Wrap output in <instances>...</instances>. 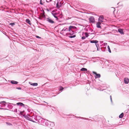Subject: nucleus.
<instances>
[{
  "mask_svg": "<svg viewBox=\"0 0 129 129\" xmlns=\"http://www.w3.org/2000/svg\"><path fill=\"white\" fill-rule=\"evenodd\" d=\"M24 116L27 119L34 122L38 120L37 117L34 116L33 113H32L31 115L29 114L27 115H24Z\"/></svg>",
  "mask_w": 129,
  "mask_h": 129,
  "instance_id": "obj_1",
  "label": "nucleus"
},
{
  "mask_svg": "<svg viewBox=\"0 0 129 129\" xmlns=\"http://www.w3.org/2000/svg\"><path fill=\"white\" fill-rule=\"evenodd\" d=\"M76 29V27L75 26H70L69 27L68 31L69 32L72 31L73 33L74 32V30L75 29Z\"/></svg>",
  "mask_w": 129,
  "mask_h": 129,
  "instance_id": "obj_2",
  "label": "nucleus"
},
{
  "mask_svg": "<svg viewBox=\"0 0 129 129\" xmlns=\"http://www.w3.org/2000/svg\"><path fill=\"white\" fill-rule=\"evenodd\" d=\"M98 21L101 22H105L106 21V19L104 18V16L101 15L99 17Z\"/></svg>",
  "mask_w": 129,
  "mask_h": 129,
  "instance_id": "obj_3",
  "label": "nucleus"
},
{
  "mask_svg": "<svg viewBox=\"0 0 129 129\" xmlns=\"http://www.w3.org/2000/svg\"><path fill=\"white\" fill-rule=\"evenodd\" d=\"M92 73L95 75L94 76L95 78H99L101 77V75L100 74H97L96 72L94 71H93Z\"/></svg>",
  "mask_w": 129,
  "mask_h": 129,
  "instance_id": "obj_4",
  "label": "nucleus"
},
{
  "mask_svg": "<svg viewBox=\"0 0 129 129\" xmlns=\"http://www.w3.org/2000/svg\"><path fill=\"white\" fill-rule=\"evenodd\" d=\"M89 20L90 22L91 23H93L95 22L94 18L92 16H90L89 18Z\"/></svg>",
  "mask_w": 129,
  "mask_h": 129,
  "instance_id": "obj_5",
  "label": "nucleus"
},
{
  "mask_svg": "<svg viewBox=\"0 0 129 129\" xmlns=\"http://www.w3.org/2000/svg\"><path fill=\"white\" fill-rule=\"evenodd\" d=\"M14 106H16V105H17L18 106H20V107H24L25 105L23 104V103L21 102H18L16 104H16H14L13 105Z\"/></svg>",
  "mask_w": 129,
  "mask_h": 129,
  "instance_id": "obj_6",
  "label": "nucleus"
},
{
  "mask_svg": "<svg viewBox=\"0 0 129 129\" xmlns=\"http://www.w3.org/2000/svg\"><path fill=\"white\" fill-rule=\"evenodd\" d=\"M6 103L4 101H1L0 102V104H1L0 105L1 107H4L6 105L5 103Z\"/></svg>",
  "mask_w": 129,
  "mask_h": 129,
  "instance_id": "obj_7",
  "label": "nucleus"
},
{
  "mask_svg": "<svg viewBox=\"0 0 129 129\" xmlns=\"http://www.w3.org/2000/svg\"><path fill=\"white\" fill-rule=\"evenodd\" d=\"M47 21L49 23L51 24H53L54 23V21L49 18H47Z\"/></svg>",
  "mask_w": 129,
  "mask_h": 129,
  "instance_id": "obj_8",
  "label": "nucleus"
},
{
  "mask_svg": "<svg viewBox=\"0 0 129 129\" xmlns=\"http://www.w3.org/2000/svg\"><path fill=\"white\" fill-rule=\"evenodd\" d=\"M124 81L125 83L127 84L129 81V80L128 78H124Z\"/></svg>",
  "mask_w": 129,
  "mask_h": 129,
  "instance_id": "obj_9",
  "label": "nucleus"
},
{
  "mask_svg": "<svg viewBox=\"0 0 129 129\" xmlns=\"http://www.w3.org/2000/svg\"><path fill=\"white\" fill-rule=\"evenodd\" d=\"M68 31V28L66 27H65L62 30L61 32H62L63 33V32L64 31Z\"/></svg>",
  "mask_w": 129,
  "mask_h": 129,
  "instance_id": "obj_10",
  "label": "nucleus"
},
{
  "mask_svg": "<svg viewBox=\"0 0 129 129\" xmlns=\"http://www.w3.org/2000/svg\"><path fill=\"white\" fill-rule=\"evenodd\" d=\"M118 31L121 34H124V33L123 32V30L122 29L119 28L118 29Z\"/></svg>",
  "mask_w": 129,
  "mask_h": 129,
  "instance_id": "obj_11",
  "label": "nucleus"
},
{
  "mask_svg": "<svg viewBox=\"0 0 129 129\" xmlns=\"http://www.w3.org/2000/svg\"><path fill=\"white\" fill-rule=\"evenodd\" d=\"M49 124L50 126L51 127H53L55 125V124L54 122L49 121Z\"/></svg>",
  "mask_w": 129,
  "mask_h": 129,
  "instance_id": "obj_12",
  "label": "nucleus"
},
{
  "mask_svg": "<svg viewBox=\"0 0 129 129\" xmlns=\"http://www.w3.org/2000/svg\"><path fill=\"white\" fill-rule=\"evenodd\" d=\"M101 24V23L100 22L98 21L96 24V26L98 28H101V27L100 26V25Z\"/></svg>",
  "mask_w": 129,
  "mask_h": 129,
  "instance_id": "obj_13",
  "label": "nucleus"
},
{
  "mask_svg": "<svg viewBox=\"0 0 129 129\" xmlns=\"http://www.w3.org/2000/svg\"><path fill=\"white\" fill-rule=\"evenodd\" d=\"M61 4L60 2L59 3V2H57L56 4V7L58 8H59L61 6Z\"/></svg>",
  "mask_w": 129,
  "mask_h": 129,
  "instance_id": "obj_14",
  "label": "nucleus"
},
{
  "mask_svg": "<svg viewBox=\"0 0 129 129\" xmlns=\"http://www.w3.org/2000/svg\"><path fill=\"white\" fill-rule=\"evenodd\" d=\"M11 83L13 84H17L18 82L14 80H12L11 81Z\"/></svg>",
  "mask_w": 129,
  "mask_h": 129,
  "instance_id": "obj_15",
  "label": "nucleus"
},
{
  "mask_svg": "<svg viewBox=\"0 0 129 129\" xmlns=\"http://www.w3.org/2000/svg\"><path fill=\"white\" fill-rule=\"evenodd\" d=\"M29 83L31 85L35 86H37L38 84V83H32L30 82H29Z\"/></svg>",
  "mask_w": 129,
  "mask_h": 129,
  "instance_id": "obj_16",
  "label": "nucleus"
},
{
  "mask_svg": "<svg viewBox=\"0 0 129 129\" xmlns=\"http://www.w3.org/2000/svg\"><path fill=\"white\" fill-rule=\"evenodd\" d=\"M49 121L47 120H45L44 122H45V124L47 126H48L49 124Z\"/></svg>",
  "mask_w": 129,
  "mask_h": 129,
  "instance_id": "obj_17",
  "label": "nucleus"
},
{
  "mask_svg": "<svg viewBox=\"0 0 129 129\" xmlns=\"http://www.w3.org/2000/svg\"><path fill=\"white\" fill-rule=\"evenodd\" d=\"M52 15H53V16L55 18H56V20H57L58 19V18H57V16H56V15H57V14L55 13H52Z\"/></svg>",
  "mask_w": 129,
  "mask_h": 129,
  "instance_id": "obj_18",
  "label": "nucleus"
},
{
  "mask_svg": "<svg viewBox=\"0 0 129 129\" xmlns=\"http://www.w3.org/2000/svg\"><path fill=\"white\" fill-rule=\"evenodd\" d=\"M98 41L96 40H93L90 41V42L91 43H94L95 44L96 43H98Z\"/></svg>",
  "mask_w": 129,
  "mask_h": 129,
  "instance_id": "obj_19",
  "label": "nucleus"
},
{
  "mask_svg": "<svg viewBox=\"0 0 129 129\" xmlns=\"http://www.w3.org/2000/svg\"><path fill=\"white\" fill-rule=\"evenodd\" d=\"M26 22L27 23L29 24V25H31V23L30 22V20L29 19H27L26 20Z\"/></svg>",
  "mask_w": 129,
  "mask_h": 129,
  "instance_id": "obj_20",
  "label": "nucleus"
},
{
  "mask_svg": "<svg viewBox=\"0 0 129 129\" xmlns=\"http://www.w3.org/2000/svg\"><path fill=\"white\" fill-rule=\"evenodd\" d=\"M70 36H69V37L71 38H74L76 37V36L75 35H71L70 33H69V34Z\"/></svg>",
  "mask_w": 129,
  "mask_h": 129,
  "instance_id": "obj_21",
  "label": "nucleus"
},
{
  "mask_svg": "<svg viewBox=\"0 0 129 129\" xmlns=\"http://www.w3.org/2000/svg\"><path fill=\"white\" fill-rule=\"evenodd\" d=\"M45 1V0H40V4L41 5H43Z\"/></svg>",
  "mask_w": 129,
  "mask_h": 129,
  "instance_id": "obj_22",
  "label": "nucleus"
},
{
  "mask_svg": "<svg viewBox=\"0 0 129 129\" xmlns=\"http://www.w3.org/2000/svg\"><path fill=\"white\" fill-rule=\"evenodd\" d=\"M80 70L81 71H87V70L86 69L84 68H82Z\"/></svg>",
  "mask_w": 129,
  "mask_h": 129,
  "instance_id": "obj_23",
  "label": "nucleus"
},
{
  "mask_svg": "<svg viewBox=\"0 0 129 129\" xmlns=\"http://www.w3.org/2000/svg\"><path fill=\"white\" fill-rule=\"evenodd\" d=\"M123 116V113H122L119 116V118H122Z\"/></svg>",
  "mask_w": 129,
  "mask_h": 129,
  "instance_id": "obj_24",
  "label": "nucleus"
},
{
  "mask_svg": "<svg viewBox=\"0 0 129 129\" xmlns=\"http://www.w3.org/2000/svg\"><path fill=\"white\" fill-rule=\"evenodd\" d=\"M75 117H76L77 118H81V119H86V120H88V119H89L88 118H83V117H77L76 116H75Z\"/></svg>",
  "mask_w": 129,
  "mask_h": 129,
  "instance_id": "obj_25",
  "label": "nucleus"
},
{
  "mask_svg": "<svg viewBox=\"0 0 129 129\" xmlns=\"http://www.w3.org/2000/svg\"><path fill=\"white\" fill-rule=\"evenodd\" d=\"M63 87L62 86H60V87L59 88V91H62V90H63Z\"/></svg>",
  "mask_w": 129,
  "mask_h": 129,
  "instance_id": "obj_26",
  "label": "nucleus"
},
{
  "mask_svg": "<svg viewBox=\"0 0 129 129\" xmlns=\"http://www.w3.org/2000/svg\"><path fill=\"white\" fill-rule=\"evenodd\" d=\"M108 50L110 53H111V51L109 46H108Z\"/></svg>",
  "mask_w": 129,
  "mask_h": 129,
  "instance_id": "obj_27",
  "label": "nucleus"
},
{
  "mask_svg": "<svg viewBox=\"0 0 129 129\" xmlns=\"http://www.w3.org/2000/svg\"><path fill=\"white\" fill-rule=\"evenodd\" d=\"M97 43H95V45L96 46V48H98V47L99 48V45Z\"/></svg>",
  "mask_w": 129,
  "mask_h": 129,
  "instance_id": "obj_28",
  "label": "nucleus"
},
{
  "mask_svg": "<svg viewBox=\"0 0 129 129\" xmlns=\"http://www.w3.org/2000/svg\"><path fill=\"white\" fill-rule=\"evenodd\" d=\"M85 34L86 37H88V35L87 33H85Z\"/></svg>",
  "mask_w": 129,
  "mask_h": 129,
  "instance_id": "obj_29",
  "label": "nucleus"
},
{
  "mask_svg": "<svg viewBox=\"0 0 129 129\" xmlns=\"http://www.w3.org/2000/svg\"><path fill=\"white\" fill-rule=\"evenodd\" d=\"M10 24L12 26H13L15 24L14 23H10Z\"/></svg>",
  "mask_w": 129,
  "mask_h": 129,
  "instance_id": "obj_30",
  "label": "nucleus"
},
{
  "mask_svg": "<svg viewBox=\"0 0 129 129\" xmlns=\"http://www.w3.org/2000/svg\"><path fill=\"white\" fill-rule=\"evenodd\" d=\"M85 36H83L82 37V39L84 40L85 39Z\"/></svg>",
  "mask_w": 129,
  "mask_h": 129,
  "instance_id": "obj_31",
  "label": "nucleus"
},
{
  "mask_svg": "<svg viewBox=\"0 0 129 129\" xmlns=\"http://www.w3.org/2000/svg\"><path fill=\"white\" fill-rule=\"evenodd\" d=\"M6 123L8 125H12L11 124H10V123L8 122H6Z\"/></svg>",
  "mask_w": 129,
  "mask_h": 129,
  "instance_id": "obj_32",
  "label": "nucleus"
},
{
  "mask_svg": "<svg viewBox=\"0 0 129 129\" xmlns=\"http://www.w3.org/2000/svg\"><path fill=\"white\" fill-rule=\"evenodd\" d=\"M118 124H114L113 125V126H114V127H115V126H118Z\"/></svg>",
  "mask_w": 129,
  "mask_h": 129,
  "instance_id": "obj_33",
  "label": "nucleus"
},
{
  "mask_svg": "<svg viewBox=\"0 0 129 129\" xmlns=\"http://www.w3.org/2000/svg\"><path fill=\"white\" fill-rule=\"evenodd\" d=\"M110 99L111 100V102L112 103V96L111 95L110 96Z\"/></svg>",
  "mask_w": 129,
  "mask_h": 129,
  "instance_id": "obj_34",
  "label": "nucleus"
},
{
  "mask_svg": "<svg viewBox=\"0 0 129 129\" xmlns=\"http://www.w3.org/2000/svg\"><path fill=\"white\" fill-rule=\"evenodd\" d=\"M51 0H46V1L47 2H49L51 1Z\"/></svg>",
  "mask_w": 129,
  "mask_h": 129,
  "instance_id": "obj_35",
  "label": "nucleus"
},
{
  "mask_svg": "<svg viewBox=\"0 0 129 129\" xmlns=\"http://www.w3.org/2000/svg\"><path fill=\"white\" fill-rule=\"evenodd\" d=\"M16 89H18L21 90V88L20 87H17Z\"/></svg>",
  "mask_w": 129,
  "mask_h": 129,
  "instance_id": "obj_36",
  "label": "nucleus"
},
{
  "mask_svg": "<svg viewBox=\"0 0 129 129\" xmlns=\"http://www.w3.org/2000/svg\"><path fill=\"white\" fill-rule=\"evenodd\" d=\"M0 109H1V110H5L6 109L5 108H0Z\"/></svg>",
  "mask_w": 129,
  "mask_h": 129,
  "instance_id": "obj_37",
  "label": "nucleus"
},
{
  "mask_svg": "<svg viewBox=\"0 0 129 129\" xmlns=\"http://www.w3.org/2000/svg\"><path fill=\"white\" fill-rule=\"evenodd\" d=\"M36 37L37 38H41L40 37H39V36H36Z\"/></svg>",
  "mask_w": 129,
  "mask_h": 129,
  "instance_id": "obj_38",
  "label": "nucleus"
},
{
  "mask_svg": "<svg viewBox=\"0 0 129 129\" xmlns=\"http://www.w3.org/2000/svg\"><path fill=\"white\" fill-rule=\"evenodd\" d=\"M14 111L16 112H17V109H16Z\"/></svg>",
  "mask_w": 129,
  "mask_h": 129,
  "instance_id": "obj_39",
  "label": "nucleus"
},
{
  "mask_svg": "<svg viewBox=\"0 0 129 129\" xmlns=\"http://www.w3.org/2000/svg\"><path fill=\"white\" fill-rule=\"evenodd\" d=\"M99 47H98V48H97V50L98 51H99Z\"/></svg>",
  "mask_w": 129,
  "mask_h": 129,
  "instance_id": "obj_40",
  "label": "nucleus"
},
{
  "mask_svg": "<svg viewBox=\"0 0 129 129\" xmlns=\"http://www.w3.org/2000/svg\"><path fill=\"white\" fill-rule=\"evenodd\" d=\"M44 102L45 103H46L48 104V103H47L45 101H44Z\"/></svg>",
  "mask_w": 129,
  "mask_h": 129,
  "instance_id": "obj_41",
  "label": "nucleus"
},
{
  "mask_svg": "<svg viewBox=\"0 0 129 129\" xmlns=\"http://www.w3.org/2000/svg\"><path fill=\"white\" fill-rule=\"evenodd\" d=\"M38 122H40V120H38Z\"/></svg>",
  "mask_w": 129,
  "mask_h": 129,
  "instance_id": "obj_42",
  "label": "nucleus"
},
{
  "mask_svg": "<svg viewBox=\"0 0 129 129\" xmlns=\"http://www.w3.org/2000/svg\"><path fill=\"white\" fill-rule=\"evenodd\" d=\"M60 93V92H58V93L57 94H59V93Z\"/></svg>",
  "mask_w": 129,
  "mask_h": 129,
  "instance_id": "obj_43",
  "label": "nucleus"
},
{
  "mask_svg": "<svg viewBox=\"0 0 129 129\" xmlns=\"http://www.w3.org/2000/svg\"><path fill=\"white\" fill-rule=\"evenodd\" d=\"M104 90V89H103L102 90V91H103V90Z\"/></svg>",
  "mask_w": 129,
  "mask_h": 129,
  "instance_id": "obj_44",
  "label": "nucleus"
},
{
  "mask_svg": "<svg viewBox=\"0 0 129 129\" xmlns=\"http://www.w3.org/2000/svg\"><path fill=\"white\" fill-rule=\"evenodd\" d=\"M89 120H90V121H91V119H89Z\"/></svg>",
  "mask_w": 129,
  "mask_h": 129,
  "instance_id": "obj_45",
  "label": "nucleus"
},
{
  "mask_svg": "<svg viewBox=\"0 0 129 129\" xmlns=\"http://www.w3.org/2000/svg\"><path fill=\"white\" fill-rule=\"evenodd\" d=\"M89 120H90V121H91V119H89Z\"/></svg>",
  "mask_w": 129,
  "mask_h": 129,
  "instance_id": "obj_46",
  "label": "nucleus"
},
{
  "mask_svg": "<svg viewBox=\"0 0 129 129\" xmlns=\"http://www.w3.org/2000/svg\"><path fill=\"white\" fill-rule=\"evenodd\" d=\"M105 44H106V45L107 44V43H106Z\"/></svg>",
  "mask_w": 129,
  "mask_h": 129,
  "instance_id": "obj_47",
  "label": "nucleus"
}]
</instances>
